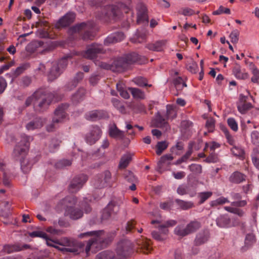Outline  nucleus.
Segmentation results:
<instances>
[{"instance_id": "4468645a", "label": "nucleus", "mask_w": 259, "mask_h": 259, "mask_svg": "<svg viewBox=\"0 0 259 259\" xmlns=\"http://www.w3.org/2000/svg\"><path fill=\"white\" fill-rule=\"evenodd\" d=\"M94 236V238L89 240L88 242V244L85 248V252L88 254V252L91 249V247L93 246L97 247V231H91L88 232L84 233H81L78 235L79 238H82L85 236Z\"/></svg>"}, {"instance_id": "c9c22d12", "label": "nucleus", "mask_w": 259, "mask_h": 259, "mask_svg": "<svg viewBox=\"0 0 259 259\" xmlns=\"http://www.w3.org/2000/svg\"><path fill=\"white\" fill-rule=\"evenodd\" d=\"M85 94V91L83 88H79L72 96L73 101L78 102L83 98Z\"/></svg>"}, {"instance_id": "7ed1b4c3", "label": "nucleus", "mask_w": 259, "mask_h": 259, "mask_svg": "<svg viewBox=\"0 0 259 259\" xmlns=\"http://www.w3.org/2000/svg\"><path fill=\"white\" fill-rule=\"evenodd\" d=\"M116 255L110 251H104L98 254V259H125L133 252V245L128 240L119 242L116 249Z\"/></svg>"}, {"instance_id": "58836bf2", "label": "nucleus", "mask_w": 259, "mask_h": 259, "mask_svg": "<svg viewBox=\"0 0 259 259\" xmlns=\"http://www.w3.org/2000/svg\"><path fill=\"white\" fill-rule=\"evenodd\" d=\"M228 202H229V201L228 198L224 197H220L214 200L210 201V205L212 207H214L219 205H223Z\"/></svg>"}, {"instance_id": "864d4df0", "label": "nucleus", "mask_w": 259, "mask_h": 259, "mask_svg": "<svg viewBox=\"0 0 259 259\" xmlns=\"http://www.w3.org/2000/svg\"><path fill=\"white\" fill-rule=\"evenodd\" d=\"M174 82L177 89H183L187 86L184 80L181 77L176 78Z\"/></svg>"}, {"instance_id": "09e8293b", "label": "nucleus", "mask_w": 259, "mask_h": 259, "mask_svg": "<svg viewBox=\"0 0 259 259\" xmlns=\"http://www.w3.org/2000/svg\"><path fill=\"white\" fill-rule=\"evenodd\" d=\"M96 36V32L91 31L90 30H87L83 33L82 38L84 40H92Z\"/></svg>"}, {"instance_id": "c85d7f7f", "label": "nucleus", "mask_w": 259, "mask_h": 259, "mask_svg": "<svg viewBox=\"0 0 259 259\" xmlns=\"http://www.w3.org/2000/svg\"><path fill=\"white\" fill-rule=\"evenodd\" d=\"M11 205L8 201L4 202V205L0 209V216L8 218L11 214Z\"/></svg>"}, {"instance_id": "5fc2aeb1", "label": "nucleus", "mask_w": 259, "mask_h": 259, "mask_svg": "<svg viewBox=\"0 0 259 259\" xmlns=\"http://www.w3.org/2000/svg\"><path fill=\"white\" fill-rule=\"evenodd\" d=\"M227 123L229 127L234 132L238 131V124L234 118H229L227 119Z\"/></svg>"}, {"instance_id": "a19ab883", "label": "nucleus", "mask_w": 259, "mask_h": 259, "mask_svg": "<svg viewBox=\"0 0 259 259\" xmlns=\"http://www.w3.org/2000/svg\"><path fill=\"white\" fill-rule=\"evenodd\" d=\"M188 168L194 175H199L202 172V166L198 164H191L189 166Z\"/></svg>"}, {"instance_id": "393cba45", "label": "nucleus", "mask_w": 259, "mask_h": 259, "mask_svg": "<svg viewBox=\"0 0 259 259\" xmlns=\"http://www.w3.org/2000/svg\"><path fill=\"white\" fill-rule=\"evenodd\" d=\"M43 126V122L40 118H35L32 121H30L26 125L27 130H33L41 127Z\"/></svg>"}, {"instance_id": "6e6d98bb", "label": "nucleus", "mask_w": 259, "mask_h": 259, "mask_svg": "<svg viewBox=\"0 0 259 259\" xmlns=\"http://www.w3.org/2000/svg\"><path fill=\"white\" fill-rule=\"evenodd\" d=\"M72 162L71 160L67 159H63L58 162L55 166L58 168H62L65 166H70L71 165Z\"/></svg>"}, {"instance_id": "680f3d73", "label": "nucleus", "mask_w": 259, "mask_h": 259, "mask_svg": "<svg viewBox=\"0 0 259 259\" xmlns=\"http://www.w3.org/2000/svg\"><path fill=\"white\" fill-rule=\"evenodd\" d=\"M239 32L237 30H234L231 32L229 37L232 43H236L238 41Z\"/></svg>"}, {"instance_id": "e433bc0d", "label": "nucleus", "mask_w": 259, "mask_h": 259, "mask_svg": "<svg viewBox=\"0 0 259 259\" xmlns=\"http://www.w3.org/2000/svg\"><path fill=\"white\" fill-rule=\"evenodd\" d=\"M104 183H103V185L102 187H106L108 186H111V175L109 171L106 170L105 171L103 175Z\"/></svg>"}, {"instance_id": "ddd939ff", "label": "nucleus", "mask_w": 259, "mask_h": 259, "mask_svg": "<svg viewBox=\"0 0 259 259\" xmlns=\"http://www.w3.org/2000/svg\"><path fill=\"white\" fill-rule=\"evenodd\" d=\"M98 248L106 247L113 239L114 233H105L103 231H98Z\"/></svg>"}, {"instance_id": "f704fd0d", "label": "nucleus", "mask_w": 259, "mask_h": 259, "mask_svg": "<svg viewBox=\"0 0 259 259\" xmlns=\"http://www.w3.org/2000/svg\"><path fill=\"white\" fill-rule=\"evenodd\" d=\"M174 233L176 235L180 237H184L189 234L187 227H184L181 225H179L176 227Z\"/></svg>"}, {"instance_id": "72a5a7b5", "label": "nucleus", "mask_w": 259, "mask_h": 259, "mask_svg": "<svg viewBox=\"0 0 259 259\" xmlns=\"http://www.w3.org/2000/svg\"><path fill=\"white\" fill-rule=\"evenodd\" d=\"M200 223L196 221H192L189 223L186 227L189 234L196 231L200 227Z\"/></svg>"}, {"instance_id": "412c9836", "label": "nucleus", "mask_w": 259, "mask_h": 259, "mask_svg": "<svg viewBox=\"0 0 259 259\" xmlns=\"http://www.w3.org/2000/svg\"><path fill=\"white\" fill-rule=\"evenodd\" d=\"M83 56L87 59L93 60L97 56V44H92L88 46V49L83 55Z\"/></svg>"}, {"instance_id": "37998d69", "label": "nucleus", "mask_w": 259, "mask_h": 259, "mask_svg": "<svg viewBox=\"0 0 259 259\" xmlns=\"http://www.w3.org/2000/svg\"><path fill=\"white\" fill-rule=\"evenodd\" d=\"M212 195L210 191L200 192L198 194V197L200 199V204L203 203L207 199L210 198Z\"/></svg>"}, {"instance_id": "bb28decb", "label": "nucleus", "mask_w": 259, "mask_h": 259, "mask_svg": "<svg viewBox=\"0 0 259 259\" xmlns=\"http://www.w3.org/2000/svg\"><path fill=\"white\" fill-rule=\"evenodd\" d=\"M32 96L34 98V101H40L49 97H52L53 95L51 93H47L45 91L40 89L35 91L32 95Z\"/></svg>"}, {"instance_id": "3c124183", "label": "nucleus", "mask_w": 259, "mask_h": 259, "mask_svg": "<svg viewBox=\"0 0 259 259\" xmlns=\"http://www.w3.org/2000/svg\"><path fill=\"white\" fill-rule=\"evenodd\" d=\"M96 132L95 131H92L87 136V140L91 145L95 144L96 142Z\"/></svg>"}, {"instance_id": "dca6fc26", "label": "nucleus", "mask_w": 259, "mask_h": 259, "mask_svg": "<svg viewBox=\"0 0 259 259\" xmlns=\"http://www.w3.org/2000/svg\"><path fill=\"white\" fill-rule=\"evenodd\" d=\"M52 99L53 96L40 101H34L33 105L35 110L38 112H42L46 110L52 102Z\"/></svg>"}, {"instance_id": "9d476101", "label": "nucleus", "mask_w": 259, "mask_h": 259, "mask_svg": "<svg viewBox=\"0 0 259 259\" xmlns=\"http://www.w3.org/2000/svg\"><path fill=\"white\" fill-rule=\"evenodd\" d=\"M108 12L106 15L109 17H116L120 13H127L130 10L129 6L123 4H120L115 6H109L107 7Z\"/></svg>"}, {"instance_id": "0e129e2a", "label": "nucleus", "mask_w": 259, "mask_h": 259, "mask_svg": "<svg viewBox=\"0 0 259 259\" xmlns=\"http://www.w3.org/2000/svg\"><path fill=\"white\" fill-rule=\"evenodd\" d=\"M255 242V237L253 234H248L246 235L245 244L247 246H250Z\"/></svg>"}, {"instance_id": "c756f323", "label": "nucleus", "mask_w": 259, "mask_h": 259, "mask_svg": "<svg viewBox=\"0 0 259 259\" xmlns=\"http://www.w3.org/2000/svg\"><path fill=\"white\" fill-rule=\"evenodd\" d=\"M132 154L127 153L124 154L121 158L119 164V167L120 168H125L130 163L132 160Z\"/></svg>"}, {"instance_id": "8fccbe9b", "label": "nucleus", "mask_w": 259, "mask_h": 259, "mask_svg": "<svg viewBox=\"0 0 259 259\" xmlns=\"http://www.w3.org/2000/svg\"><path fill=\"white\" fill-rule=\"evenodd\" d=\"M117 89L119 92L120 96L124 99H128L130 98V94L127 91L124 90L120 83H117Z\"/></svg>"}, {"instance_id": "20e7f679", "label": "nucleus", "mask_w": 259, "mask_h": 259, "mask_svg": "<svg viewBox=\"0 0 259 259\" xmlns=\"http://www.w3.org/2000/svg\"><path fill=\"white\" fill-rule=\"evenodd\" d=\"M55 243L64 246L63 247H56L63 252H72L75 254H79L84 247V244L73 239L63 238L55 242Z\"/></svg>"}, {"instance_id": "a878e982", "label": "nucleus", "mask_w": 259, "mask_h": 259, "mask_svg": "<svg viewBox=\"0 0 259 259\" xmlns=\"http://www.w3.org/2000/svg\"><path fill=\"white\" fill-rule=\"evenodd\" d=\"M233 73L235 77L239 79H245L249 76L248 73L245 70L241 69L239 66L235 67Z\"/></svg>"}, {"instance_id": "6e6552de", "label": "nucleus", "mask_w": 259, "mask_h": 259, "mask_svg": "<svg viewBox=\"0 0 259 259\" xmlns=\"http://www.w3.org/2000/svg\"><path fill=\"white\" fill-rule=\"evenodd\" d=\"M176 221L170 220L167 221L164 224L158 226V232L153 231L151 235L154 239L158 241H162L165 239L168 233V227H173L177 224Z\"/></svg>"}, {"instance_id": "39448f33", "label": "nucleus", "mask_w": 259, "mask_h": 259, "mask_svg": "<svg viewBox=\"0 0 259 259\" xmlns=\"http://www.w3.org/2000/svg\"><path fill=\"white\" fill-rule=\"evenodd\" d=\"M71 56H67L62 58L59 60L56 65H54L51 68L48 74V79L50 81H53L58 78L63 71L66 68L68 61V58Z\"/></svg>"}, {"instance_id": "1a4fd4ad", "label": "nucleus", "mask_w": 259, "mask_h": 259, "mask_svg": "<svg viewBox=\"0 0 259 259\" xmlns=\"http://www.w3.org/2000/svg\"><path fill=\"white\" fill-rule=\"evenodd\" d=\"M87 180V176L84 174L76 176L71 181L68 187L69 191L71 193L77 192L82 187Z\"/></svg>"}, {"instance_id": "ea45409f", "label": "nucleus", "mask_w": 259, "mask_h": 259, "mask_svg": "<svg viewBox=\"0 0 259 259\" xmlns=\"http://www.w3.org/2000/svg\"><path fill=\"white\" fill-rule=\"evenodd\" d=\"M31 81V77L27 76H23L19 80V85L20 87L25 88L28 87Z\"/></svg>"}, {"instance_id": "f8f14e48", "label": "nucleus", "mask_w": 259, "mask_h": 259, "mask_svg": "<svg viewBox=\"0 0 259 259\" xmlns=\"http://www.w3.org/2000/svg\"><path fill=\"white\" fill-rule=\"evenodd\" d=\"M75 18V15L74 13H67L58 21L55 26L58 29L67 27L74 21Z\"/></svg>"}, {"instance_id": "4d7b16f0", "label": "nucleus", "mask_w": 259, "mask_h": 259, "mask_svg": "<svg viewBox=\"0 0 259 259\" xmlns=\"http://www.w3.org/2000/svg\"><path fill=\"white\" fill-rule=\"evenodd\" d=\"M141 247L144 253L150 252L152 248L150 246V240H146L145 242H143Z\"/></svg>"}, {"instance_id": "4be33fe9", "label": "nucleus", "mask_w": 259, "mask_h": 259, "mask_svg": "<svg viewBox=\"0 0 259 259\" xmlns=\"http://www.w3.org/2000/svg\"><path fill=\"white\" fill-rule=\"evenodd\" d=\"M245 176L238 171L234 172L229 177L230 182L235 184H239L245 180Z\"/></svg>"}, {"instance_id": "052dcab7", "label": "nucleus", "mask_w": 259, "mask_h": 259, "mask_svg": "<svg viewBox=\"0 0 259 259\" xmlns=\"http://www.w3.org/2000/svg\"><path fill=\"white\" fill-rule=\"evenodd\" d=\"M214 125L215 120L212 118H210L207 120L205 126L209 132H212L214 128Z\"/></svg>"}, {"instance_id": "69168bd1", "label": "nucleus", "mask_w": 259, "mask_h": 259, "mask_svg": "<svg viewBox=\"0 0 259 259\" xmlns=\"http://www.w3.org/2000/svg\"><path fill=\"white\" fill-rule=\"evenodd\" d=\"M224 132L225 137L227 140V142L231 145H234L235 144V140L233 137L230 134L228 130L225 128L223 130Z\"/></svg>"}, {"instance_id": "9b49d317", "label": "nucleus", "mask_w": 259, "mask_h": 259, "mask_svg": "<svg viewBox=\"0 0 259 259\" xmlns=\"http://www.w3.org/2000/svg\"><path fill=\"white\" fill-rule=\"evenodd\" d=\"M247 99L248 97L246 96L243 94L239 95V100L237 102V107L238 111L241 114H245L252 107L251 103L247 102Z\"/></svg>"}, {"instance_id": "2f4dec72", "label": "nucleus", "mask_w": 259, "mask_h": 259, "mask_svg": "<svg viewBox=\"0 0 259 259\" xmlns=\"http://www.w3.org/2000/svg\"><path fill=\"white\" fill-rule=\"evenodd\" d=\"M176 202L180 208L187 210L194 207V203L191 201H185L180 199H176Z\"/></svg>"}, {"instance_id": "338daca9", "label": "nucleus", "mask_w": 259, "mask_h": 259, "mask_svg": "<svg viewBox=\"0 0 259 259\" xmlns=\"http://www.w3.org/2000/svg\"><path fill=\"white\" fill-rule=\"evenodd\" d=\"M172 205V202L171 200H168L165 202H161L160 204V207L165 210H169Z\"/></svg>"}, {"instance_id": "7c9ffc66", "label": "nucleus", "mask_w": 259, "mask_h": 259, "mask_svg": "<svg viewBox=\"0 0 259 259\" xmlns=\"http://www.w3.org/2000/svg\"><path fill=\"white\" fill-rule=\"evenodd\" d=\"M208 233L207 231H205L202 233H199L197 235L195 239L196 244L200 245L205 243L208 240Z\"/></svg>"}, {"instance_id": "774afa93", "label": "nucleus", "mask_w": 259, "mask_h": 259, "mask_svg": "<svg viewBox=\"0 0 259 259\" xmlns=\"http://www.w3.org/2000/svg\"><path fill=\"white\" fill-rule=\"evenodd\" d=\"M207 163H215L219 161L218 155L214 153L210 154L205 160Z\"/></svg>"}, {"instance_id": "2eb2a0df", "label": "nucleus", "mask_w": 259, "mask_h": 259, "mask_svg": "<svg viewBox=\"0 0 259 259\" xmlns=\"http://www.w3.org/2000/svg\"><path fill=\"white\" fill-rule=\"evenodd\" d=\"M95 26V24L91 22L88 23L82 22L79 24H77L71 27H70L68 30L69 34L72 35L77 32H79L80 31L84 29H90L93 28Z\"/></svg>"}, {"instance_id": "4c0bfd02", "label": "nucleus", "mask_w": 259, "mask_h": 259, "mask_svg": "<svg viewBox=\"0 0 259 259\" xmlns=\"http://www.w3.org/2000/svg\"><path fill=\"white\" fill-rule=\"evenodd\" d=\"M134 83L140 87H151V84H148L147 83V80L145 78L143 77H136L133 79Z\"/></svg>"}, {"instance_id": "aec40b11", "label": "nucleus", "mask_w": 259, "mask_h": 259, "mask_svg": "<svg viewBox=\"0 0 259 259\" xmlns=\"http://www.w3.org/2000/svg\"><path fill=\"white\" fill-rule=\"evenodd\" d=\"M177 192L179 194L183 195L189 194L190 197H194L196 194V190L189 185H182L180 186L177 189Z\"/></svg>"}, {"instance_id": "b1692460", "label": "nucleus", "mask_w": 259, "mask_h": 259, "mask_svg": "<svg viewBox=\"0 0 259 259\" xmlns=\"http://www.w3.org/2000/svg\"><path fill=\"white\" fill-rule=\"evenodd\" d=\"M165 40H160L155 42L154 44H150L147 45V48L151 51L160 52L162 51L166 45Z\"/></svg>"}, {"instance_id": "0eeeda50", "label": "nucleus", "mask_w": 259, "mask_h": 259, "mask_svg": "<svg viewBox=\"0 0 259 259\" xmlns=\"http://www.w3.org/2000/svg\"><path fill=\"white\" fill-rule=\"evenodd\" d=\"M68 108L67 104H62L59 105L54 111V116L52 120V123L47 127L49 132H52L54 128L55 123L62 122L66 117V110Z\"/></svg>"}, {"instance_id": "13d9d810", "label": "nucleus", "mask_w": 259, "mask_h": 259, "mask_svg": "<svg viewBox=\"0 0 259 259\" xmlns=\"http://www.w3.org/2000/svg\"><path fill=\"white\" fill-rule=\"evenodd\" d=\"M155 121L156 126L160 127L164 126L167 123L166 119L160 115H157Z\"/></svg>"}, {"instance_id": "bf43d9fd", "label": "nucleus", "mask_w": 259, "mask_h": 259, "mask_svg": "<svg viewBox=\"0 0 259 259\" xmlns=\"http://www.w3.org/2000/svg\"><path fill=\"white\" fill-rule=\"evenodd\" d=\"M4 250L5 252L10 253L14 251H20L21 250V248L20 246L17 245H5L4 247Z\"/></svg>"}, {"instance_id": "f257e3e1", "label": "nucleus", "mask_w": 259, "mask_h": 259, "mask_svg": "<svg viewBox=\"0 0 259 259\" xmlns=\"http://www.w3.org/2000/svg\"><path fill=\"white\" fill-rule=\"evenodd\" d=\"M30 137L25 135L21 136V140L14 149L13 156L16 160L19 159L21 167L24 173H28L31 170L32 164L28 159L25 158L29 147Z\"/></svg>"}, {"instance_id": "423d86ee", "label": "nucleus", "mask_w": 259, "mask_h": 259, "mask_svg": "<svg viewBox=\"0 0 259 259\" xmlns=\"http://www.w3.org/2000/svg\"><path fill=\"white\" fill-rule=\"evenodd\" d=\"M121 201L119 199L113 198L103 209L102 219L106 220L114 217L119 211Z\"/></svg>"}, {"instance_id": "cd10ccee", "label": "nucleus", "mask_w": 259, "mask_h": 259, "mask_svg": "<svg viewBox=\"0 0 259 259\" xmlns=\"http://www.w3.org/2000/svg\"><path fill=\"white\" fill-rule=\"evenodd\" d=\"M124 35L122 32H119L113 34L106 38V42L114 43L122 40L124 38Z\"/></svg>"}, {"instance_id": "de8ad7c7", "label": "nucleus", "mask_w": 259, "mask_h": 259, "mask_svg": "<svg viewBox=\"0 0 259 259\" xmlns=\"http://www.w3.org/2000/svg\"><path fill=\"white\" fill-rule=\"evenodd\" d=\"M251 72V81L254 83L259 84V69L255 67L252 69Z\"/></svg>"}, {"instance_id": "5701e85b", "label": "nucleus", "mask_w": 259, "mask_h": 259, "mask_svg": "<svg viewBox=\"0 0 259 259\" xmlns=\"http://www.w3.org/2000/svg\"><path fill=\"white\" fill-rule=\"evenodd\" d=\"M217 225L221 228H229L231 227L230 219L227 215H221L216 220Z\"/></svg>"}, {"instance_id": "473e14b6", "label": "nucleus", "mask_w": 259, "mask_h": 259, "mask_svg": "<svg viewBox=\"0 0 259 259\" xmlns=\"http://www.w3.org/2000/svg\"><path fill=\"white\" fill-rule=\"evenodd\" d=\"M132 96L135 99H144L145 98V95L144 92L142 91L141 90L134 88H129Z\"/></svg>"}, {"instance_id": "79ce46f5", "label": "nucleus", "mask_w": 259, "mask_h": 259, "mask_svg": "<svg viewBox=\"0 0 259 259\" xmlns=\"http://www.w3.org/2000/svg\"><path fill=\"white\" fill-rule=\"evenodd\" d=\"M168 147V144L165 141L158 142L156 145V153L158 155H161L162 152Z\"/></svg>"}, {"instance_id": "6ab92c4d", "label": "nucleus", "mask_w": 259, "mask_h": 259, "mask_svg": "<svg viewBox=\"0 0 259 259\" xmlns=\"http://www.w3.org/2000/svg\"><path fill=\"white\" fill-rule=\"evenodd\" d=\"M65 215H69V217L71 219L77 220L82 217L83 212L79 208L67 207L65 212Z\"/></svg>"}, {"instance_id": "603ef678", "label": "nucleus", "mask_w": 259, "mask_h": 259, "mask_svg": "<svg viewBox=\"0 0 259 259\" xmlns=\"http://www.w3.org/2000/svg\"><path fill=\"white\" fill-rule=\"evenodd\" d=\"M231 151L234 155L240 158L243 157L244 154L243 150L240 147L236 146L233 147L231 149Z\"/></svg>"}, {"instance_id": "a211bd4d", "label": "nucleus", "mask_w": 259, "mask_h": 259, "mask_svg": "<svg viewBox=\"0 0 259 259\" xmlns=\"http://www.w3.org/2000/svg\"><path fill=\"white\" fill-rule=\"evenodd\" d=\"M137 22L138 23L147 21V8L143 4H139L137 6Z\"/></svg>"}, {"instance_id": "e2e57ef3", "label": "nucleus", "mask_w": 259, "mask_h": 259, "mask_svg": "<svg viewBox=\"0 0 259 259\" xmlns=\"http://www.w3.org/2000/svg\"><path fill=\"white\" fill-rule=\"evenodd\" d=\"M231 13L230 10L229 8H224L223 6H220L219 8L213 12L212 14L214 15H220L223 13L230 14Z\"/></svg>"}, {"instance_id": "f3484780", "label": "nucleus", "mask_w": 259, "mask_h": 259, "mask_svg": "<svg viewBox=\"0 0 259 259\" xmlns=\"http://www.w3.org/2000/svg\"><path fill=\"white\" fill-rule=\"evenodd\" d=\"M108 133L109 136L114 139L122 140L124 137V132L119 130L115 123L109 125Z\"/></svg>"}, {"instance_id": "49530a36", "label": "nucleus", "mask_w": 259, "mask_h": 259, "mask_svg": "<svg viewBox=\"0 0 259 259\" xmlns=\"http://www.w3.org/2000/svg\"><path fill=\"white\" fill-rule=\"evenodd\" d=\"M224 208L227 211L234 214H236L239 217H242L244 214V212L243 211V210L238 208H235L231 206H225Z\"/></svg>"}, {"instance_id": "a18cd8bd", "label": "nucleus", "mask_w": 259, "mask_h": 259, "mask_svg": "<svg viewBox=\"0 0 259 259\" xmlns=\"http://www.w3.org/2000/svg\"><path fill=\"white\" fill-rule=\"evenodd\" d=\"M173 158L172 156L170 154H166L162 156L157 163L159 170H161L163 164H164L166 161L172 160Z\"/></svg>"}, {"instance_id": "c03bdc74", "label": "nucleus", "mask_w": 259, "mask_h": 259, "mask_svg": "<svg viewBox=\"0 0 259 259\" xmlns=\"http://www.w3.org/2000/svg\"><path fill=\"white\" fill-rule=\"evenodd\" d=\"M166 116L168 119H173L176 117V112L172 105H167L166 106Z\"/></svg>"}, {"instance_id": "f03ea898", "label": "nucleus", "mask_w": 259, "mask_h": 259, "mask_svg": "<svg viewBox=\"0 0 259 259\" xmlns=\"http://www.w3.org/2000/svg\"><path fill=\"white\" fill-rule=\"evenodd\" d=\"M139 58L138 54L132 53L116 59L111 64L101 62L98 64V66H100L101 68L111 70L113 72H122L127 69L129 65L138 62Z\"/></svg>"}]
</instances>
